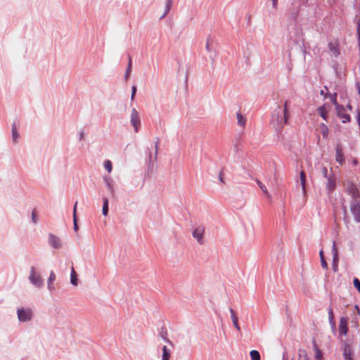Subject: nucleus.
<instances>
[{
  "label": "nucleus",
  "mask_w": 360,
  "mask_h": 360,
  "mask_svg": "<svg viewBox=\"0 0 360 360\" xmlns=\"http://www.w3.org/2000/svg\"><path fill=\"white\" fill-rule=\"evenodd\" d=\"M321 173L323 174V176L325 177V178H327L329 176H328V169L326 167H322L321 169Z\"/></svg>",
  "instance_id": "ea45409f"
},
{
  "label": "nucleus",
  "mask_w": 360,
  "mask_h": 360,
  "mask_svg": "<svg viewBox=\"0 0 360 360\" xmlns=\"http://www.w3.org/2000/svg\"><path fill=\"white\" fill-rule=\"evenodd\" d=\"M205 233V228L202 226H197L193 231V236L198 240L200 244L203 243V236Z\"/></svg>",
  "instance_id": "423d86ee"
},
{
  "label": "nucleus",
  "mask_w": 360,
  "mask_h": 360,
  "mask_svg": "<svg viewBox=\"0 0 360 360\" xmlns=\"http://www.w3.org/2000/svg\"><path fill=\"white\" fill-rule=\"evenodd\" d=\"M130 121L131 124L134 127L135 131L137 132L141 125V122L139 112L135 108L131 110Z\"/></svg>",
  "instance_id": "20e7f679"
},
{
  "label": "nucleus",
  "mask_w": 360,
  "mask_h": 360,
  "mask_svg": "<svg viewBox=\"0 0 360 360\" xmlns=\"http://www.w3.org/2000/svg\"><path fill=\"white\" fill-rule=\"evenodd\" d=\"M212 44H213V40L210 38V37H208L207 39V41H206V50L208 51V52H210L212 51Z\"/></svg>",
  "instance_id": "473e14b6"
},
{
  "label": "nucleus",
  "mask_w": 360,
  "mask_h": 360,
  "mask_svg": "<svg viewBox=\"0 0 360 360\" xmlns=\"http://www.w3.org/2000/svg\"><path fill=\"white\" fill-rule=\"evenodd\" d=\"M236 118L238 124L241 127H244L245 126L246 120L240 112L236 113Z\"/></svg>",
  "instance_id": "6ab92c4d"
},
{
  "label": "nucleus",
  "mask_w": 360,
  "mask_h": 360,
  "mask_svg": "<svg viewBox=\"0 0 360 360\" xmlns=\"http://www.w3.org/2000/svg\"><path fill=\"white\" fill-rule=\"evenodd\" d=\"M330 106L324 104L317 108V112L319 115L326 121L328 120V113L329 111Z\"/></svg>",
  "instance_id": "6e6552de"
},
{
  "label": "nucleus",
  "mask_w": 360,
  "mask_h": 360,
  "mask_svg": "<svg viewBox=\"0 0 360 360\" xmlns=\"http://www.w3.org/2000/svg\"><path fill=\"white\" fill-rule=\"evenodd\" d=\"M328 313L329 322L333 326H335L334 314H333V309L331 307H329L328 309Z\"/></svg>",
  "instance_id": "bb28decb"
},
{
  "label": "nucleus",
  "mask_w": 360,
  "mask_h": 360,
  "mask_svg": "<svg viewBox=\"0 0 360 360\" xmlns=\"http://www.w3.org/2000/svg\"><path fill=\"white\" fill-rule=\"evenodd\" d=\"M83 136H84V133L83 132H81V134H80V139H83Z\"/></svg>",
  "instance_id": "864d4df0"
},
{
  "label": "nucleus",
  "mask_w": 360,
  "mask_h": 360,
  "mask_svg": "<svg viewBox=\"0 0 360 360\" xmlns=\"http://www.w3.org/2000/svg\"><path fill=\"white\" fill-rule=\"evenodd\" d=\"M319 129L321 134H322L323 137L325 139H328L329 130L328 127L324 123H322L319 125Z\"/></svg>",
  "instance_id": "dca6fc26"
},
{
  "label": "nucleus",
  "mask_w": 360,
  "mask_h": 360,
  "mask_svg": "<svg viewBox=\"0 0 360 360\" xmlns=\"http://www.w3.org/2000/svg\"><path fill=\"white\" fill-rule=\"evenodd\" d=\"M347 191L352 195V198H355L359 196V191L357 187L353 184H349L347 186Z\"/></svg>",
  "instance_id": "ddd939ff"
},
{
  "label": "nucleus",
  "mask_w": 360,
  "mask_h": 360,
  "mask_svg": "<svg viewBox=\"0 0 360 360\" xmlns=\"http://www.w3.org/2000/svg\"><path fill=\"white\" fill-rule=\"evenodd\" d=\"M219 180L221 183H224V173H223L222 171H220L219 173Z\"/></svg>",
  "instance_id": "37998d69"
},
{
  "label": "nucleus",
  "mask_w": 360,
  "mask_h": 360,
  "mask_svg": "<svg viewBox=\"0 0 360 360\" xmlns=\"http://www.w3.org/2000/svg\"><path fill=\"white\" fill-rule=\"evenodd\" d=\"M314 349L315 352L314 358L316 360H323V355L321 349L318 347L316 342L313 341Z\"/></svg>",
  "instance_id": "2eb2a0df"
},
{
  "label": "nucleus",
  "mask_w": 360,
  "mask_h": 360,
  "mask_svg": "<svg viewBox=\"0 0 360 360\" xmlns=\"http://www.w3.org/2000/svg\"><path fill=\"white\" fill-rule=\"evenodd\" d=\"M297 360H309L307 351L303 349H300L298 350V359Z\"/></svg>",
  "instance_id": "5701e85b"
},
{
  "label": "nucleus",
  "mask_w": 360,
  "mask_h": 360,
  "mask_svg": "<svg viewBox=\"0 0 360 360\" xmlns=\"http://www.w3.org/2000/svg\"><path fill=\"white\" fill-rule=\"evenodd\" d=\"M359 49H360V44L359 43Z\"/></svg>",
  "instance_id": "4d7b16f0"
},
{
  "label": "nucleus",
  "mask_w": 360,
  "mask_h": 360,
  "mask_svg": "<svg viewBox=\"0 0 360 360\" xmlns=\"http://www.w3.org/2000/svg\"><path fill=\"white\" fill-rule=\"evenodd\" d=\"M326 179V188L328 190L329 192H331L335 189L336 186L335 177L334 176V175L332 174L327 177Z\"/></svg>",
  "instance_id": "9d476101"
},
{
  "label": "nucleus",
  "mask_w": 360,
  "mask_h": 360,
  "mask_svg": "<svg viewBox=\"0 0 360 360\" xmlns=\"http://www.w3.org/2000/svg\"><path fill=\"white\" fill-rule=\"evenodd\" d=\"M107 186H108V188L109 191H110V193L113 195L114 189H113V186H112L111 181H110V180L107 181Z\"/></svg>",
  "instance_id": "4c0bfd02"
},
{
  "label": "nucleus",
  "mask_w": 360,
  "mask_h": 360,
  "mask_svg": "<svg viewBox=\"0 0 360 360\" xmlns=\"http://www.w3.org/2000/svg\"><path fill=\"white\" fill-rule=\"evenodd\" d=\"M356 88H357V90H358V93L360 95V84L359 83L356 84Z\"/></svg>",
  "instance_id": "09e8293b"
},
{
  "label": "nucleus",
  "mask_w": 360,
  "mask_h": 360,
  "mask_svg": "<svg viewBox=\"0 0 360 360\" xmlns=\"http://www.w3.org/2000/svg\"><path fill=\"white\" fill-rule=\"evenodd\" d=\"M325 89H326V91H325V90H323H323H321V92H320V94H321V95H322V96H323L325 98H326V97L328 96V88H327V87H325Z\"/></svg>",
  "instance_id": "a19ab883"
},
{
  "label": "nucleus",
  "mask_w": 360,
  "mask_h": 360,
  "mask_svg": "<svg viewBox=\"0 0 360 360\" xmlns=\"http://www.w3.org/2000/svg\"><path fill=\"white\" fill-rule=\"evenodd\" d=\"M158 144H159V139L157 140V141L155 143V155H158Z\"/></svg>",
  "instance_id": "a18cd8bd"
},
{
  "label": "nucleus",
  "mask_w": 360,
  "mask_h": 360,
  "mask_svg": "<svg viewBox=\"0 0 360 360\" xmlns=\"http://www.w3.org/2000/svg\"><path fill=\"white\" fill-rule=\"evenodd\" d=\"M356 114H357V121L358 124L360 127V107H359L356 110Z\"/></svg>",
  "instance_id": "c03bdc74"
},
{
  "label": "nucleus",
  "mask_w": 360,
  "mask_h": 360,
  "mask_svg": "<svg viewBox=\"0 0 360 360\" xmlns=\"http://www.w3.org/2000/svg\"><path fill=\"white\" fill-rule=\"evenodd\" d=\"M250 355L252 360H260V354L257 350H252Z\"/></svg>",
  "instance_id": "7c9ffc66"
},
{
  "label": "nucleus",
  "mask_w": 360,
  "mask_h": 360,
  "mask_svg": "<svg viewBox=\"0 0 360 360\" xmlns=\"http://www.w3.org/2000/svg\"><path fill=\"white\" fill-rule=\"evenodd\" d=\"M338 116L342 120L343 123L349 122L351 120L350 115L345 112V109L342 105H340L335 108Z\"/></svg>",
  "instance_id": "0eeeda50"
},
{
  "label": "nucleus",
  "mask_w": 360,
  "mask_h": 360,
  "mask_svg": "<svg viewBox=\"0 0 360 360\" xmlns=\"http://www.w3.org/2000/svg\"><path fill=\"white\" fill-rule=\"evenodd\" d=\"M56 280V275L53 271H51L50 276L48 279V288L50 291L54 290L53 281Z\"/></svg>",
  "instance_id": "f3484780"
},
{
  "label": "nucleus",
  "mask_w": 360,
  "mask_h": 360,
  "mask_svg": "<svg viewBox=\"0 0 360 360\" xmlns=\"http://www.w3.org/2000/svg\"><path fill=\"white\" fill-rule=\"evenodd\" d=\"M17 315L19 321L27 322L30 321L33 317V311L29 307H21L17 310Z\"/></svg>",
  "instance_id": "f03ea898"
},
{
  "label": "nucleus",
  "mask_w": 360,
  "mask_h": 360,
  "mask_svg": "<svg viewBox=\"0 0 360 360\" xmlns=\"http://www.w3.org/2000/svg\"><path fill=\"white\" fill-rule=\"evenodd\" d=\"M336 155H335V160L338 162H339L340 165L343 164L344 162V155L342 152V146L340 145H338L336 146Z\"/></svg>",
  "instance_id": "4468645a"
},
{
  "label": "nucleus",
  "mask_w": 360,
  "mask_h": 360,
  "mask_svg": "<svg viewBox=\"0 0 360 360\" xmlns=\"http://www.w3.org/2000/svg\"><path fill=\"white\" fill-rule=\"evenodd\" d=\"M353 283L354 287L358 290V291L360 293V281L358 278H355L353 281Z\"/></svg>",
  "instance_id": "e433bc0d"
},
{
  "label": "nucleus",
  "mask_w": 360,
  "mask_h": 360,
  "mask_svg": "<svg viewBox=\"0 0 360 360\" xmlns=\"http://www.w3.org/2000/svg\"><path fill=\"white\" fill-rule=\"evenodd\" d=\"M348 330V319L342 316L340 318V323L338 326L339 335L345 336L347 335Z\"/></svg>",
  "instance_id": "39448f33"
},
{
  "label": "nucleus",
  "mask_w": 360,
  "mask_h": 360,
  "mask_svg": "<svg viewBox=\"0 0 360 360\" xmlns=\"http://www.w3.org/2000/svg\"><path fill=\"white\" fill-rule=\"evenodd\" d=\"M271 1H272L273 6L274 8H276V6H277V0H271Z\"/></svg>",
  "instance_id": "de8ad7c7"
},
{
  "label": "nucleus",
  "mask_w": 360,
  "mask_h": 360,
  "mask_svg": "<svg viewBox=\"0 0 360 360\" xmlns=\"http://www.w3.org/2000/svg\"><path fill=\"white\" fill-rule=\"evenodd\" d=\"M352 349L350 345H345L343 349L344 357L352 356Z\"/></svg>",
  "instance_id": "393cba45"
},
{
  "label": "nucleus",
  "mask_w": 360,
  "mask_h": 360,
  "mask_svg": "<svg viewBox=\"0 0 360 360\" xmlns=\"http://www.w3.org/2000/svg\"><path fill=\"white\" fill-rule=\"evenodd\" d=\"M358 39H359V43L360 44V37H358Z\"/></svg>",
  "instance_id": "6e6d98bb"
},
{
  "label": "nucleus",
  "mask_w": 360,
  "mask_h": 360,
  "mask_svg": "<svg viewBox=\"0 0 360 360\" xmlns=\"http://www.w3.org/2000/svg\"><path fill=\"white\" fill-rule=\"evenodd\" d=\"M136 93V86H133L131 88V101H134Z\"/></svg>",
  "instance_id": "58836bf2"
},
{
  "label": "nucleus",
  "mask_w": 360,
  "mask_h": 360,
  "mask_svg": "<svg viewBox=\"0 0 360 360\" xmlns=\"http://www.w3.org/2000/svg\"><path fill=\"white\" fill-rule=\"evenodd\" d=\"M230 312H231V319H232V321H233V323L235 328L236 329L239 330L240 328H239L238 318L236 316V312L231 308H230Z\"/></svg>",
  "instance_id": "aec40b11"
},
{
  "label": "nucleus",
  "mask_w": 360,
  "mask_h": 360,
  "mask_svg": "<svg viewBox=\"0 0 360 360\" xmlns=\"http://www.w3.org/2000/svg\"><path fill=\"white\" fill-rule=\"evenodd\" d=\"M102 212L104 216H106L108 212V200L107 198H103V205Z\"/></svg>",
  "instance_id": "c756f323"
},
{
  "label": "nucleus",
  "mask_w": 360,
  "mask_h": 360,
  "mask_svg": "<svg viewBox=\"0 0 360 360\" xmlns=\"http://www.w3.org/2000/svg\"><path fill=\"white\" fill-rule=\"evenodd\" d=\"M29 280L37 288H41L44 284L43 278H41V275L36 271L34 266L30 268Z\"/></svg>",
  "instance_id": "7ed1b4c3"
},
{
  "label": "nucleus",
  "mask_w": 360,
  "mask_h": 360,
  "mask_svg": "<svg viewBox=\"0 0 360 360\" xmlns=\"http://www.w3.org/2000/svg\"><path fill=\"white\" fill-rule=\"evenodd\" d=\"M49 241L50 245L54 248H59L61 247L60 239L53 234L49 235Z\"/></svg>",
  "instance_id": "9b49d317"
},
{
  "label": "nucleus",
  "mask_w": 360,
  "mask_h": 360,
  "mask_svg": "<svg viewBox=\"0 0 360 360\" xmlns=\"http://www.w3.org/2000/svg\"><path fill=\"white\" fill-rule=\"evenodd\" d=\"M104 167L108 171V172H111L112 169V162L110 160H105L104 162Z\"/></svg>",
  "instance_id": "c9c22d12"
},
{
  "label": "nucleus",
  "mask_w": 360,
  "mask_h": 360,
  "mask_svg": "<svg viewBox=\"0 0 360 360\" xmlns=\"http://www.w3.org/2000/svg\"><path fill=\"white\" fill-rule=\"evenodd\" d=\"M257 183L258 186H259V188H261V190L264 193V194L269 197V194L268 193L267 188L264 185V184L259 180L257 181Z\"/></svg>",
  "instance_id": "f704fd0d"
},
{
  "label": "nucleus",
  "mask_w": 360,
  "mask_h": 360,
  "mask_svg": "<svg viewBox=\"0 0 360 360\" xmlns=\"http://www.w3.org/2000/svg\"><path fill=\"white\" fill-rule=\"evenodd\" d=\"M12 135L13 141L16 142L18 141V138L19 137V134L17 131V127L15 123L12 126Z\"/></svg>",
  "instance_id": "cd10ccee"
},
{
  "label": "nucleus",
  "mask_w": 360,
  "mask_h": 360,
  "mask_svg": "<svg viewBox=\"0 0 360 360\" xmlns=\"http://www.w3.org/2000/svg\"><path fill=\"white\" fill-rule=\"evenodd\" d=\"M351 211L354 216L355 220L360 222V205L353 204L351 206Z\"/></svg>",
  "instance_id": "f8f14e48"
},
{
  "label": "nucleus",
  "mask_w": 360,
  "mask_h": 360,
  "mask_svg": "<svg viewBox=\"0 0 360 360\" xmlns=\"http://www.w3.org/2000/svg\"><path fill=\"white\" fill-rule=\"evenodd\" d=\"M300 183H301V186H302V193L304 195H305V193H306V175H305V172L304 171H301L300 175Z\"/></svg>",
  "instance_id": "a211bd4d"
},
{
  "label": "nucleus",
  "mask_w": 360,
  "mask_h": 360,
  "mask_svg": "<svg viewBox=\"0 0 360 360\" xmlns=\"http://www.w3.org/2000/svg\"><path fill=\"white\" fill-rule=\"evenodd\" d=\"M131 72V58L129 57L127 68V70L125 71V74H124V79L126 81H127L129 79Z\"/></svg>",
  "instance_id": "a878e982"
},
{
  "label": "nucleus",
  "mask_w": 360,
  "mask_h": 360,
  "mask_svg": "<svg viewBox=\"0 0 360 360\" xmlns=\"http://www.w3.org/2000/svg\"><path fill=\"white\" fill-rule=\"evenodd\" d=\"M171 349L167 346L162 347V360H169L170 357Z\"/></svg>",
  "instance_id": "412c9836"
},
{
  "label": "nucleus",
  "mask_w": 360,
  "mask_h": 360,
  "mask_svg": "<svg viewBox=\"0 0 360 360\" xmlns=\"http://www.w3.org/2000/svg\"><path fill=\"white\" fill-rule=\"evenodd\" d=\"M330 53L333 57H338L340 54V51L338 49V43H333V42H329L328 44Z\"/></svg>",
  "instance_id": "1a4fd4ad"
},
{
  "label": "nucleus",
  "mask_w": 360,
  "mask_h": 360,
  "mask_svg": "<svg viewBox=\"0 0 360 360\" xmlns=\"http://www.w3.org/2000/svg\"><path fill=\"white\" fill-rule=\"evenodd\" d=\"M333 250L334 252H336L337 250H336V246H335V243H333Z\"/></svg>",
  "instance_id": "3c124183"
},
{
  "label": "nucleus",
  "mask_w": 360,
  "mask_h": 360,
  "mask_svg": "<svg viewBox=\"0 0 360 360\" xmlns=\"http://www.w3.org/2000/svg\"><path fill=\"white\" fill-rule=\"evenodd\" d=\"M329 97H330V101L333 103V104L335 106V108H337L338 107H339L340 105L338 103L336 93H334L333 94H330Z\"/></svg>",
  "instance_id": "2f4dec72"
},
{
  "label": "nucleus",
  "mask_w": 360,
  "mask_h": 360,
  "mask_svg": "<svg viewBox=\"0 0 360 360\" xmlns=\"http://www.w3.org/2000/svg\"><path fill=\"white\" fill-rule=\"evenodd\" d=\"M77 202H76L74 205L73 207V222H74V230L77 231L78 230V226L77 223Z\"/></svg>",
  "instance_id": "b1692460"
},
{
  "label": "nucleus",
  "mask_w": 360,
  "mask_h": 360,
  "mask_svg": "<svg viewBox=\"0 0 360 360\" xmlns=\"http://www.w3.org/2000/svg\"><path fill=\"white\" fill-rule=\"evenodd\" d=\"M77 275L76 271L74 269V267H72L71 274H70V281H71V283L74 285H77V284H78V281H77Z\"/></svg>",
  "instance_id": "4be33fe9"
},
{
  "label": "nucleus",
  "mask_w": 360,
  "mask_h": 360,
  "mask_svg": "<svg viewBox=\"0 0 360 360\" xmlns=\"http://www.w3.org/2000/svg\"><path fill=\"white\" fill-rule=\"evenodd\" d=\"M347 107L349 110H352V105L350 104H348Z\"/></svg>",
  "instance_id": "603ef678"
},
{
  "label": "nucleus",
  "mask_w": 360,
  "mask_h": 360,
  "mask_svg": "<svg viewBox=\"0 0 360 360\" xmlns=\"http://www.w3.org/2000/svg\"><path fill=\"white\" fill-rule=\"evenodd\" d=\"M319 255H320V257H321V266L323 269H326L328 268V264H327V262H326V260L324 259L323 250H321L319 252Z\"/></svg>",
  "instance_id": "72a5a7b5"
},
{
  "label": "nucleus",
  "mask_w": 360,
  "mask_h": 360,
  "mask_svg": "<svg viewBox=\"0 0 360 360\" xmlns=\"http://www.w3.org/2000/svg\"><path fill=\"white\" fill-rule=\"evenodd\" d=\"M172 0H167L165 11V13H163V15L161 16V18H165L167 15V13H169V10L172 7Z\"/></svg>",
  "instance_id": "c85d7f7f"
},
{
  "label": "nucleus",
  "mask_w": 360,
  "mask_h": 360,
  "mask_svg": "<svg viewBox=\"0 0 360 360\" xmlns=\"http://www.w3.org/2000/svg\"><path fill=\"white\" fill-rule=\"evenodd\" d=\"M345 360H354L352 356L344 357Z\"/></svg>",
  "instance_id": "8fccbe9b"
},
{
  "label": "nucleus",
  "mask_w": 360,
  "mask_h": 360,
  "mask_svg": "<svg viewBox=\"0 0 360 360\" xmlns=\"http://www.w3.org/2000/svg\"><path fill=\"white\" fill-rule=\"evenodd\" d=\"M290 101L287 100L285 101L283 106V116L281 117L279 115V110L276 113L274 112L272 115L271 124L277 130H281L283 127L288 124L289 119V105ZM281 107L278 106V109L280 110Z\"/></svg>",
  "instance_id": "f257e3e1"
},
{
  "label": "nucleus",
  "mask_w": 360,
  "mask_h": 360,
  "mask_svg": "<svg viewBox=\"0 0 360 360\" xmlns=\"http://www.w3.org/2000/svg\"><path fill=\"white\" fill-rule=\"evenodd\" d=\"M355 308L359 311V308H358V306H355Z\"/></svg>",
  "instance_id": "5fc2aeb1"
},
{
  "label": "nucleus",
  "mask_w": 360,
  "mask_h": 360,
  "mask_svg": "<svg viewBox=\"0 0 360 360\" xmlns=\"http://www.w3.org/2000/svg\"><path fill=\"white\" fill-rule=\"evenodd\" d=\"M357 34H358V37H360V22L358 23V25H357Z\"/></svg>",
  "instance_id": "49530a36"
},
{
  "label": "nucleus",
  "mask_w": 360,
  "mask_h": 360,
  "mask_svg": "<svg viewBox=\"0 0 360 360\" xmlns=\"http://www.w3.org/2000/svg\"><path fill=\"white\" fill-rule=\"evenodd\" d=\"M32 221L35 224L37 223V214H36V211L35 210H33L32 211Z\"/></svg>",
  "instance_id": "79ce46f5"
}]
</instances>
